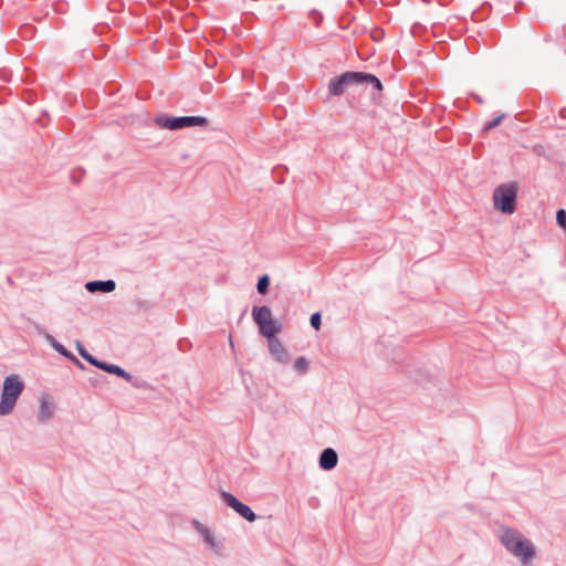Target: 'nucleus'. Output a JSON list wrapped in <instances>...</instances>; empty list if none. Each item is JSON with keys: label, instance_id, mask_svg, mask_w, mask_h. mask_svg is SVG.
Returning a JSON list of instances; mask_svg holds the SVG:
<instances>
[{"label": "nucleus", "instance_id": "f257e3e1", "mask_svg": "<svg viewBox=\"0 0 566 566\" xmlns=\"http://www.w3.org/2000/svg\"><path fill=\"white\" fill-rule=\"evenodd\" d=\"M356 84L371 85L377 92L382 90L381 82L373 74L364 72H345L342 75L329 80L328 92L333 96H340L349 85Z\"/></svg>", "mask_w": 566, "mask_h": 566}, {"label": "nucleus", "instance_id": "f03ea898", "mask_svg": "<svg viewBox=\"0 0 566 566\" xmlns=\"http://www.w3.org/2000/svg\"><path fill=\"white\" fill-rule=\"evenodd\" d=\"M502 545L522 563L530 562L535 556V547L520 532L506 528L500 536Z\"/></svg>", "mask_w": 566, "mask_h": 566}, {"label": "nucleus", "instance_id": "7ed1b4c3", "mask_svg": "<svg viewBox=\"0 0 566 566\" xmlns=\"http://www.w3.org/2000/svg\"><path fill=\"white\" fill-rule=\"evenodd\" d=\"M23 389L24 384L17 374L4 378L0 400V416H8L13 411Z\"/></svg>", "mask_w": 566, "mask_h": 566}, {"label": "nucleus", "instance_id": "20e7f679", "mask_svg": "<svg viewBox=\"0 0 566 566\" xmlns=\"http://www.w3.org/2000/svg\"><path fill=\"white\" fill-rule=\"evenodd\" d=\"M517 187L514 182L502 184L493 192L494 208L503 213L512 214L515 211Z\"/></svg>", "mask_w": 566, "mask_h": 566}, {"label": "nucleus", "instance_id": "39448f33", "mask_svg": "<svg viewBox=\"0 0 566 566\" xmlns=\"http://www.w3.org/2000/svg\"><path fill=\"white\" fill-rule=\"evenodd\" d=\"M157 126L170 130H178L185 127L203 126L208 124V119L203 116H180L166 117L159 116L155 119Z\"/></svg>", "mask_w": 566, "mask_h": 566}, {"label": "nucleus", "instance_id": "423d86ee", "mask_svg": "<svg viewBox=\"0 0 566 566\" xmlns=\"http://www.w3.org/2000/svg\"><path fill=\"white\" fill-rule=\"evenodd\" d=\"M192 526L200 534L202 541L212 553L219 556L223 555V541L219 539L207 526L197 520L192 521Z\"/></svg>", "mask_w": 566, "mask_h": 566}, {"label": "nucleus", "instance_id": "0eeeda50", "mask_svg": "<svg viewBox=\"0 0 566 566\" xmlns=\"http://www.w3.org/2000/svg\"><path fill=\"white\" fill-rule=\"evenodd\" d=\"M221 499L229 507L233 509L241 517L245 518L248 522H254L256 520V515L252 509L239 501L230 492H221Z\"/></svg>", "mask_w": 566, "mask_h": 566}, {"label": "nucleus", "instance_id": "6e6552de", "mask_svg": "<svg viewBox=\"0 0 566 566\" xmlns=\"http://www.w3.org/2000/svg\"><path fill=\"white\" fill-rule=\"evenodd\" d=\"M269 349L271 355L279 363L286 364L289 361V354L279 338L274 337L269 339Z\"/></svg>", "mask_w": 566, "mask_h": 566}, {"label": "nucleus", "instance_id": "1a4fd4ad", "mask_svg": "<svg viewBox=\"0 0 566 566\" xmlns=\"http://www.w3.org/2000/svg\"><path fill=\"white\" fill-rule=\"evenodd\" d=\"M116 283L113 280H106V281H91L85 284V289L90 293H111L115 290Z\"/></svg>", "mask_w": 566, "mask_h": 566}, {"label": "nucleus", "instance_id": "9d476101", "mask_svg": "<svg viewBox=\"0 0 566 566\" xmlns=\"http://www.w3.org/2000/svg\"><path fill=\"white\" fill-rule=\"evenodd\" d=\"M338 457L334 449H325L319 457V467L323 470H332L337 465Z\"/></svg>", "mask_w": 566, "mask_h": 566}, {"label": "nucleus", "instance_id": "9b49d317", "mask_svg": "<svg viewBox=\"0 0 566 566\" xmlns=\"http://www.w3.org/2000/svg\"><path fill=\"white\" fill-rule=\"evenodd\" d=\"M95 367H97L104 371H107L108 374L117 375L127 381L132 380V375L117 365L97 360V363L95 364Z\"/></svg>", "mask_w": 566, "mask_h": 566}, {"label": "nucleus", "instance_id": "f8f14e48", "mask_svg": "<svg viewBox=\"0 0 566 566\" xmlns=\"http://www.w3.org/2000/svg\"><path fill=\"white\" fill-rule=\"evenodd\" d=\"M259 326V329H260V333L271 339V338H274L276 334H279L281 332V324L275 321V319H271V321H266L265 323H262Z\"/></svg>", "mask_w": 566, "mask_h": 566}, {"label": "nucleus", "instance_id": "ddd939ff", "mask_svg": "<svg viewBox=\"0 0 566 566\" xmlns=\"http://www.w3.org/2000/svg\"><path fill=\"white\" fill-rule=\"evenodd\" d=\"M53 412L54 405L48 398H42L38 411V420L40 422H45L53 417Z\"/></svg>", "mask_w": 566, "mask_h": 566}, {"label": "nucleus", "instance_id": "4468645a", "mask_svg": "<svg viewBox=\"0 0 566 566\" xmlns=\"http://www.w3.org/2000/svg\"><path fill=\"white\" fill-rule=\"evenodd\" d=\"M252 316L256 325H260L262 323H265L266 321H271L272 312L270 307L263 305V306H254L252 308Z\"/></svg>", "mask_w": 566, "mask_h": 566}, {"label": "nucleus", "instance_id": "2eb2a0df", "mask_svg": "<svg viewBox=\"0 0 566 566\" xmlns=\"http://www.w3.org/2000/svg\"><path fill=\"white\" fill-rule=\"evenodd\" d=\"M45 339L52 346V348H54L59 354L66 357L67 359H71L73 354L70 350H67L61 343H59L52 335L46 334Z\"/></svg>", "mask_w": 566, "mask_h": 566}, {"label": "nucleus", "instance_id": "dca6fc26", "mask_svg": "<svg viewBox=\"0 0 566 566\" xmlns=\"http://www.w3.org/2000/svg\"><path fill=\"white\" fill-rule=\"evenodd\" d=\"M308 366H310V363L308 360L301 356L298 357L295 361H294V370L300 374V375H304L307 373L308 370Z\"/></svg>", "mask_w": 566, "mask_h": 566}, {"label": "nucleus", "instance_id": "f3484780", "mask_svg": "<svg viewBox=\"0 0 566 566\" xmlns=\"http://www.w3.org/2000/svg\"><path fill=\"white\" fill-rule=\"evenodd\" d=\"M76 348L78 350V354L86 360L88 361L90 364H92L93 366H95V364L97 363V358H95L93 355H91L86 349L85 347L80 343L77 342L76 343Z\"/></svg>", "mask_w": 566, "mask_h": 566}, {"label": "nucleus", "instance_id": "a211bd4d", "mask_svg": "<svg viewBox=\"0 0 566 566\" xmlns=\"http://www.w3.org/2000/svg\"><path fill=\"white\" fill-rule=\"evenodd\" d=\"M269 284H270V277L266 274L260 276L258 280V284H256L258 292L260 294H265L268 292Z\"/></svg>", "mask_w": 566, "mask_h": 566}, {"label": "nucleus", "instance_id": "6ab92c4d", "mask_svg": "<svg viewBox=\"0 0 566 566\" xmlns=\"http://www.w3.org/2000/svg\"><path fill=\"white\" fill-rule=\"evenodd\" d=\"M504 117H505V115L501 114L497 117L493 118L491 122L485 123L484 130L493 129L494 127H496L497 125L501 124V122L503 120Z\"/></svg>", "mask_w": 566, "mask_h": 566}, {"label": "nucleus", "instance_id": "aec40b11", "mask_svg": "<svg viewBox=\"0 0 566 566\" xmlns=\"http://www.w3.org/2000/svg\"><path fill=\"white\" fill-rule=\"evenodd\" d=\"M556 222L559 227L566 229V211L564 209L556 212Z\"/></svg>", "mask_w": 566, "mask_h": 566}, {"label": "nucleus", "instance_id": "412c9836", "mask_svg": "<svg viewBox=\"0 0 566 566\" xmlns=\"http://www.w3.org/2000/svg\"><path fill=\"white\" fill-rule=\"evenodd\" d=\"M310 322H311V325H312L313 328L319 329L321 324H322V316H321V314L319 313L312 314Z\"/></svg>", "mask_w": 566, "mask_h": 566}, {"label": "nucleus", "instance_id": "4be33fe9", "mask_svg": "<svg viewBox=\"0 0 566 566\" xmlns=\"http://www.w3.org/2000/svg\"><path fill=\"white\" fill-rule=\"evenodd\" d=\"M73 364H75L78 368L83 369L84 365L73 355L70 359Z\"/></svg>", "mask_w": 566, "mask_h": 566}]
</instances>
